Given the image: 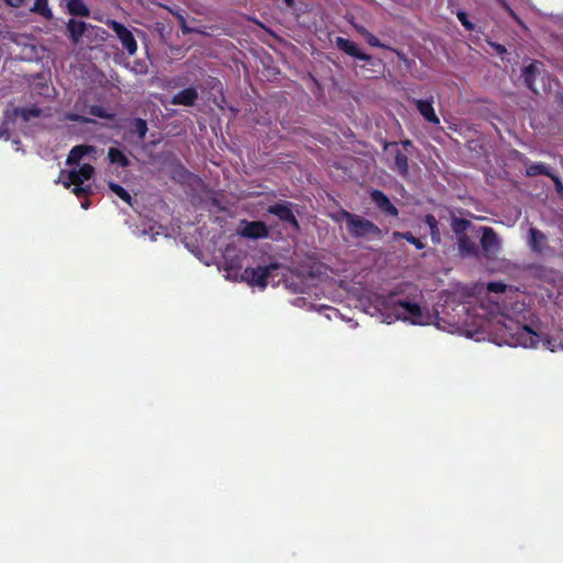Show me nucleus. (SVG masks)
Here are the masks:
<instances>
[{
    "mask_svg": "<svg viewBox=\"0 0 563 563\" xmlns=\"http://www.w3.org/2000/svg\"><path fill=\"white\" fill-rule=\"evenodd\" d=\"M287 8H292L295 5V0H284Z\"/></svg>",
    "mask_w": 563,
    "mask_h": 563,
    "instance_id": "44",
    "label": "nucleus"
},
{
    "mask_svg": "<svg viewBox=\"0 0 563 563\" xmlns=\"http://www.w3.org/2000/svg\"><path fill=\"white\" fill-rule=\"evenodd\" d=\"M457 19L461 22V24L467 30L473 31L474 24L468 20L466 12L459 11L457 12Z\"/></svg>",
    "mask_w": 563,
    "mask_h": 563,
    "instance_id": "33",
    "label": "nucleus"
},
{
    "mask_svg": "<svg viewBox=\"0 0 563 563\" xmlns=\"http://www.w3.org/2000/svg\"><path fill=\"white\" fill-rule=\"evenodd\" d=\"M111 29L120 40L123 48L129 55H134L137 51V43L133 33L122 23L112 21Z\"/></svg>",
    "mask_w": 563,
    "mask_h": 563,
    "instance_id": "7",
    "label": "nucleus"
},
{
    "mask_svg": "<svg viewBox=\"0 0 563 563\" xmlns=\"http://www.w3.org/2000/svg\"><path fill=\"white\" fill-rule=\"evenodd\" d=\"M77 120H79L82 123H90L92 120L86 118V117H77Z\"/></svg>",
    "mask_w": 563,
    "mask_h": 563,
    "instance_id": "43",
    "label": "nucleus"
},
{
    "mask_svg": "<svg viewBox=\"0 0 563 563\" xmlns=\"http://www.w3.org/2000/svg\"><path fill=\"white\" fill-rule=\"evenodd\" d=\"M95 173V168L91 164H82L77 170H69L67 173L66 178L63 180V185L65 188H70L71 183H80L84 184L86 180H89Z\"/></svg>",
    "mask_w": 563,
    "mask_h": 563,
    "instance_id": "9",
    "label": "nucleus"
},
{
    "mask_svg": "<svg viewBox=\"0 0 563 563\" xmlns=\"http://www.w3.org/2000/svg\"><path fill=\"white\" fill-rule=\"evenodd\" d=\"M292 203L289 201H279L267 208V212L277 217L282 222L288 223L294 230L299 231L300 224L292 212Z\"/></svg>",
    "mask_w": 563,
    "mask_h": 563,
    "instance_id": "5",
    "label": "nucleus"
},
{
    "mask_svg": "<svg viewBox=\"0 0 563 563\" xmlns=\"http://www.w3.org/2000/svg\"><path fill=\"white\" fill-rule=\"evenodd\" d=\"M430 235L433 244L438 245L441 243V232L439 229V223L430 229Z\"/></svg>",
    "mask_w": 563,
    "mask_h": 563,
    "instance_id": "34",
    "label": "nucleus"
},
{
    "mask_svg": "<svg viewBox=\"0 0 563 563\" xmlns=\"http://www.w3.org/2000/svg\"><path fill=\"white\" fill-rule=\"evenodd\" d=\"M89 26H90V24H88L84 21L69 19V21L66 24V27H67L68 37H69L70 42L74 45H77L81 41L84 34L86 33V31L88 30Z\"/></svg>",
    "mask_w": 563,
    "mask_h": 563,
    "instance_id": "14",
    "label": "nucleus"
},
{
    "mask_svg": "<svg viewBox=\"0 0 563 563\" xmlns=\"http://www.w3.org/2000/svg\"><path fill=\"white\" fill-rule=\"evenodd\" d=\"M280 268V264L271 263L266 266L246 267L242 273V280L246 282L252 287H260L265 289L268 285L269 277L273 276L275 271Z\"/></svg>",
    "mask_w": 563,
    "mask_h": 563,
    "instance_id": "4",
    "label": "nucleus"
},
{
    "mask_svg": "<svg viewBox=\"0 0 563 563\" xmlns=\"http://www.w3.org/2000/svg\"><path fill=\"white\" fill-rule=\"evenodd\" d=\"M10 136L9 131L4 128H0V139L8 140Z\"/></svg>",
    "mask_w": 563,
    "mask_h": 563,
    "instance_id": "42",
    "label": "nucleus"
},
{
    "mask_svg": "<svg viewBox=\"0 0 563 563\" xmlns=\"http://www.w3.org/2000/svg\"><path fill=\"white\" fill-rule=\"evenodd\" d=\"M134 71L137 74H146L147 65L145 62H135Z\"/></svg>",
    "mask_w": 563,
    "mask_h": 563,
    "instance_id": "36",
    "label": "nucleus"
},
{
    "mask_svg": "<svg viewBox=\"0 0 563 563\" xmlns=\"http://www.w3.org/2000/svg\"><path fill=\"white\" fill-rule=\"evenodd\" d=\"M423 221L429 227V229L438 224L437 218L431 213L426 214Z\"/></svg>",
    "mask_w": 563,
    "mask_h": 563,
    "instance_id": "37",
    "label": "nucleus"
},
{
    "mask_svg": "<svg viewBox=\"0 0 563 563\" xmlns=\"http://www.w3.org/2000/svg\"><path fill=\"white\" fill-rule=\"evenodd\" d=\"M108 158L111 164H118L121 167H128L130 165V159L128 158V156L117 147L109 148Z\"/></svg>",
    "mask_w": 563,
    "mask_h": 563,
    "instance_id": "22",
    "label": "nucleus"
},
{
    "mask_svg": "<svg viewBox=\"0 0 563 563\" xmlns=\"http://www.w3.org/2000/svg\"><path fill=\"white\" fill-rule=\"evenodd\" d=\"M496 48H497V49H498V52H500V53L506 51V49H505V47H504L503 45H499V44H498V45H496Z\"/></svg>",
    "mask_w": 563,
    "mask_h": 563,
    "instance_id": "46",
    "label": "nucleus"
},
{
    "mask_svg": "<svg viewBox=\"0 0 563 563\" xmlns=\"http://www.w3.org/2000/svg\"><path fill=\"white\" fill-rule=\"evenodd\" d=\"M497 2L506 12L510 11L511 7L506 0H497Z\"/></svg>",
    "mask_w": 563,
    "mask_h": 563,
    "instance_id": "40",
    "label": "nucleus"
},
{
    "mask_svg": "<svg viewBox=\"0 0 563 563\" xmlns=\"http://www.w3.org/2000/svg\"><path fill=\"white\" fill-rule=\"evenodd\" d=\"M404 144H405V145H410V144H411V142H410V141H406Z\"/></svg>",
    "mask_w": 563,
    "mask_h": 563,
    "instance_id": "48",
    "label": "nucleus"
},
{
    "mask_svg": "<svg viewBox=\"0 0 563 563\" xmlns=\"http://www.w3.org/2000/svg\"><path fill=\"white\" fill-rule=\"evenodd\" d=\"M66 7L73 16L88 18L90 15V10L84 0H68Z\"/></svg>",
    "mask_w": 563,
    "mask_h": 563,
    "instance_id": "18",
    "label": "nucleus"
},
{
    "mask_svg": "<svg viewBox=\"0 0 563 563\" xmlns=\"http://www.w3.org/2000/svg\"><path fill=\"white\" fill-rule=\"evenodd\" d=\"M74 185L73 192L77 197H86L91 192L90 186H82L80 183H71Z\"/></svg>",
    "mask_w": 563,
    "mask_h": 563,
    "instance_id": "31",
    "label": "nucleus"
},
{
    "mask_svg": "<svg viewBox=\"0 0 563 563\" xmlns=\"http://www.w3.org/2000/svg\"><path fill=\"white\" fill-rule=\"evenodd\" d=\"M550 178L553 180L556 191L563 195V183L561 178L554 174H552V177Z\"/></svg>",
    "mask_w": 563,
    "mask_h": 563,
    "instance_id": "35",
    "label": "nucleus"
},
{
    "mask_svg": "<svg viewBox=\"0 0 563 563\" xmlns=\"http://www.w3.org/2000/svg\"><path fill=\"white\" fill-rule=\"evenodd\" d=\"M457 245L461 254L463 255L472 256L477 254L476 244L466 234L457 238Z\"/></svg>",
    "mask_w": 563,
    "mask_h": 563,
    "instance_id": "20",
    "label": "nucleus"
},
{
    "mask_svg": "<svg viewBox=\"0 0 563 563\" xmlns=\"http://www.w3.org/2000/svg\"><path fill=\"white\" fill-rule=\"evenodd\" d=\"M383 305L385 308L390 309L397 319L419 325L430 322L431 317L427 310L422 309L418 303L396 298L395 294H390Z\"/></svg>",
    "mask_w": 563,
    "mask_h": 563,
    "instance_id": "1",
    "label": "nucleus"
},
{
    "mask_svg": "<svg viewBox=\"0 0 563 563\" xmlns=\"http://www.w3.org/2000/svg\"><path fill=\"white\" fill-rule=\"evenodd\" d=\"M14 114L22 118L23 121L27 122L32 118H38L42 114V110L36 106L15 108Z\"/></svg>",
    "mask_w": 563,
    "mask_h": 563,
    "instance_id": "23",
    "label": "nucleus"
},
{
    "mask_svg": "<svg viewBox=\"0 0 563 563\" xmlns=\"http://www.w3.org/2000/svg\"><path fill=\"white\" fill-rule=\"evenodd\" d=\"M411 102L416 106L419 113L423 117L426 121L429 123L439 125L440 119L437 115L434 108H433V98L430 97L429 99L422 100V99H412Z\"/></svg>",
    "mask_w": 563,
    "mask_h": 563,
    "instance_id": "11",
    "label": "nucleus"
},
{
    "mask_svg": "<svg viewBox=\"0 0 563 563\" xmlns=\"http://www.w3.org/2000/svg\"><path fill=\"white\" fill-rule=\"evenodd\" d=\"M507 343L511 346L536 347L539 343L540 335L530 327L521 324L515 320L505 323Z\"/></svg>",
    "mask_w": 563,
    "mask_h": 563,
    "instance_id": "3",
    "label": "nucleus"
},
{
    "mask_svg": "<svg viewBox=\"0 0 563 563\" xmlns=\"http://www.w3.org/2000/svg\"><path fill=\"white\" fill-rule=\"evenodd\" d=\"M526 174L529 177H534V176H538V175H543V176H547V177H552L553 173L543 163H533V164L529 165L526 168Z\"/></svg>",
    "mask_w": 563,
    "mask_h": 563,
    "instance_id": "26",
    "label": "nucleus"
},
{
    "mask_svg": "<svg viewBox=\"0 0 563 563\" xmlns=\"http://www.w3.org/2000/svg\"><path fill=\"white\" fill-rule=\"evenodd\" d=\"M393 239L395 241H398L400 239L402 240H406L407 242H409L410 244L415 245V247L417 250H423L426 247V244L422 242L421 239L419 238H416L411 232H398V231H395L393 233Z\"/></svg>",
    "mask_w": 563,
    "mask_h": 563,
    "instance_id": "24",
    "label": "nucleus"
},
{
    "mask_svg": "<svg viewBox=\"0 0 563 563\" xmlns=\"http://www.w3.org/2000/svg\"><path fill=\"white\" fill-rule=\"evenodd\" d=\"M239 234L246 239L258 240L268 238L269 230L263 221L242 220L239 228Z\"/></svg>",
    "mask_w": 563,
    "mask_h": 563,
    "instance_id": "6",
    "label": "nucleus"
},
{
    "mask_svg": "<svg viewBox=\"0 0 563 563\" xmlns=\"http://www.w3.org/2000/svg\"><path fill=\"white\" fill-rule=\"evenodd\" d=\"M394 169L401 176L408 175V157L400 150H397L395 154Z\"/></svg>",
    "mask_w": 563,
    "mask_h": 563,
    "instance_id": "27",
    "label": "nucleus"
},
{
    "mask_svg": "<svg viewBox=\"0 0 563 563\" xmlns=\"http://www.w3.org/2000/svg\"><path fill=\"white\" fill-rule=\"evenodd\" d=\"M481 246L486 254H495L499 250V240L493 228H482Z\"/></svg>",
    "mask_w": 563,
    "mask_h": 563,
    "instance_id": "12",
    "label": "nucleus"
},
{
    "mask_svg": "<svg viewBox=\"0 0 563 563\" xmlns=\"http://www.w3.org/2000/svg\"><path fill=\"white\" fill-rule=\"evenodd\" d=\"M371 199L385 216L394 217V218L398 217L399 211H398L397 207L390 201L388 196L386 194H384L382 190L374 189L371 192Z\"/></svg>",
    "mask_w": 563,
    "mask_h": 563,
    "instance_id": "8",
    "label": "nucleus"
},
{
    "mask_svg": "<svg viewBox=\"0 0 563 563\" xmlns=\"http://www.w3.org/2000/svg\"><path fill=\"white\" fill-rule=\"evenodd\" d=\"M128 131L131 135H136L139 141H143L148 132L146 120L142 118H134L129 120Z\"/></svg>",
    "mask_w": 563,
    "mask_h": 563,
    "instance_id": "16",
    "label": "nucleus"
},
{
    "mask_svg": "<svg viewBox=\"0 0 563 563\" xmlns=\"http://www.w3.org/2000/svg\"><path fill=\"white\" fill-rule=\"evenodd\" d=\"M507 286L501 282H490L487 285V289L490 292L503 294L506 291Z\"/></svg>",
    "mask_w": 563,
    "mask_h": 563,
    "instance_id": "32",
    "label": "nucleus"
},
{
    "mask_svg": "<svg viewBox=\"0 0 563 563\" xmlns=\"http://www.w3.org/2000/svg\"><path fill=\"white\" fill-rule=\"evenodd\" d=\"M472 225L471 221L463 218L453 217L451 222L452 231L459 236L465 235V231Z\"/></svg>",
    "mask_w": 563,
    "mask_h": 563,
    "instance_id": "28",
    "label": "nucleus"
},
{
    "mask_svg": "<svg viewBox=\"0 0 563 563\" xmlns=\"http://www.w3.org/2000/svg\"><path fill=\"white\" fill-rule=\"evenodd\" d=\"M197 100V89L194 87H188L175 93L170 100V103L174 106L192 107Z\"/></svg>",
    "mask_w": 563,
    "mask_h": 563,
    "instance_id": "13",
    "label": "nucleus"
},
{
    "mask_svg": "<svg viewBox=\"0 0 563 563\" xmlns=\"http://www.w3.org/2000/svg\"><path fill=\"white\" fill-rule=\"evenodd\" d=\"M341 217L345 220L347 232L353 239L380 240L384 236L383 230L364 217L346 210H341Z\"/></svg>",
    "mask_w": 563,
    "mask_h": 563,
    "instance_id": "2",
    "label": "nucleus"
},
{
    "mask_svg": "<svg viewBox=\"0 0 563 563\" xmlns=\"http://www.w3.org/2000/svg\"><path fill=\"white\" fill-rule=\"evenodd\" d=\"M110 190L115 194L121 200H123L124 202H126L129 206H132V197L131 195L128 192L126 189H124L121 185L117 184V183H113V181H110L108 184Z\"/></svg>",
    "mask_w": 563,
    "mask_h": 563,
    "instance_id": "29",
    "label": "nucleus"
},
{
    "mask_svg": "<svg viewBox=\"0 0 563 563\" xmlns=\"http://www.w3.org/2000/svg\"><path fill=\"white\" fill-rule=\"evenodd\" d=\"M529 236H530V246L536 252H541L542 246L545 243V235L537 228H531L529 230Z\"/></svg>",
    "mask_w": 563,
    "mask_h": 563,
    "instance_id": "21",
    "label": "nucleus"
},
{
    "mask_svg": "<svg viewBox=\"0 0 563 563\" xmlns=\"http://www.w3.org/2000/svg\"><path fill=\"white\" fill-rule=\"evenodd\" d=\"M95 152V147L91 145H77L74 146L67 157V164L75 165L80 162L86 155Z\"/></svg>",
    "mask_w": 563,
    "mask_h": 563,
    "instance_id": "17",
    "label": "nucleus"
},
{
    "mask_svg": "<svg viewBox=\"0 0 563 563\" xmlns=\"http://www.w3.org/2000/svg\"><path fill=\"white\" fill-rule=\"evenodd\" d=\"M497 2L506 12L510 11L511 7L506 0H497Z\"/></svg>",
    "mask_w": 563,
    "mask_h": 563,
    "instance_id": "41",
    "label": "nucleus"
},
{
    "mask_svg": "<svg viewBox=\"0 0 563 563\" xmlns=\"http://www.w3.org/2000/svg\"><path fill=\"white\" fill-rule=\"evenodd\" d=\"M31 12L42 15L46 20L53 19V12L48 5V0H35Z\"/></svg>",
    "mask_w": 563,
    "mask_h": 563,
    "instance_id": "25",
    "label": "nucleus"
},
{
    "mask_svg": "<svg viewBox=\"0 0 563 563\" xmlns=\"http://www.w3.org/2000/svg\"><path fill=\"white\" fill-rule=\"evenodd\" d=\"M508 15L514 20L516 21L518 24L522 25L523 22L521 21V19L518 16V14L512 10V8L510 9V11L507 12Z\"/></svg>",
    "mask_w": 563,
    "mask_h": 563,
    "instance_id": "39",
    "label": "nucleus"
},
{
    "mask_svg": "<svg viewBox=\"0 0 563 563\" xmlns=\"http://www.w3.org/2000/svg\"><path fill=\"white\" fill-rule=\"evenodd\" d=\"M8 5L12 8H21L24 3V0H3Z\"/></svg>",
    "mask_w": 563,
    "mask_h": 563,
    "instance_id": "38",
    "label": "nucleus"
},
{
    "mask_svg": "<svg viewBox=\"0 0 563 563\" xmlns=\"http://www.w3.org/2000/svg\"><path fill=\"white\" fill-rule=\"evenodd\" d=\"M89 114L97 117V118H101V119H111L113 117L102 106H98V104L90 106Z\"/></svg>",
    "mask_w": 563,
    "mask_h": 563,
    "instance_id": "30",
    "label": "nucleus"
},
{
    "mask_svg": "<svg viewBox=\"0 0 563 563\" xmlns=\"http://www.w3.org/2000/svg\"><path fill=\"white\" fill-rule=\"evenodd\" d=\"M89 206H90V201L89 200H85V201L81 202V207L84 209H86V210L89 208Z\"/></svg>",
    "mask_w": 563,
    "mask_h": 563,
    "instance_id": "45",
    "label": "nucleus"
},
{
    "mask_svg": "<svg viewBox=\"0 0 563 563\" xmlns=\"http://www.w3.org/2000/svg\"><path fill=\"white\" fill-rule=\"evenodd\" d=\"M179 19H180L181 23L185 24V19L181 15H179Z\"/></svg>",
    "mask_w": 563,
    "mask_h": 563,
    "instance_id": "47",
    "label": "nucleus"
},
{
    "mask_svg": "<svg viewBox=\"0 0 563 563\" xmlns=\"http://www.w3.org/2000/svg\"><path fill=\"white\" fill-rule=\"evenodd\" d=\"M335 45L340 51L344 52L345 54H347L356 59H360L363 62H369L372 58L371 55L362 52L360 49V47L357 46V44L350 41L349 38L339 36L335 40Z\"/></svg>",
    "mask_w": 563,
    "mask_h": 563,
    "instance_id": "10",
    "label": "nucleus"
},
{
    "mask_svg": "<svg viewBox=\"0 0 563 563\" xmlns=\"http://www.w3.org/2000/svg\"><path fill=\"white\" fill-rule=\"evenodd\" d=\"M540 66H542L541 62L533 60L522 69V78L525 86L532 92H537L536 79L540 74Z\"/></svg>",
    "mask_w": 563,
    "mask_h": 563,
    "instance_id": "15",
    "label": "nucleus"
},
{
    "mask_svg": "<svg viewBox=\"0 0 563 563\" xmlns=\"http://www.w3.org/2000/svg\"><path fill=\"white\" fill-rule=\"evenodd\" d=\"M354 29L365 38L366 43L373 47H379L385 49H391L386 44L382 43L374 34H372L365 26L363 25H354Z\"/></svg>",
    "mask_w": 563,
    "mask_h": 563,
    "instance_id": "19",
    "label": "nucleus"
}]
</instances>
